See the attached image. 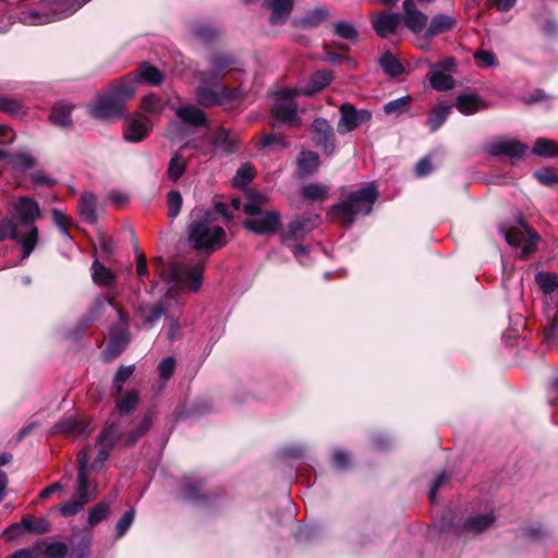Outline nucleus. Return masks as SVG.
Listing matches in <instances>:
<instances>
[{
	"instance_id": "42",
	"label": "nucleus",
	"mask_w": 558,
	"mask_h": 558,
	"mask_svg": "<svg viewBox=\"0 0 558 558\" xmlns=\"http://www.w3.org/2000/svg\"><path fill=\"white\" fill-rule=\"evenodd\" d=\"M451 106L441 105L435 108L429 113L426 124L429 128L430 132L437 131L445 123V121L447 120L451 112Z\"/></svg>"
},
{
	"instance_id": "3",
	"label": "nucleus",
	"mask_w": 558,
	"mask_h": 558,
	"mask_svg": "<svg viewBox=\"0 0 558 558\" xmlns=\"http://www.w3.org/2000/svg\"><path fill=\"white\" fill-rule=\"evenodd\" d=\"M153 264L156 266L157 275L167 283L172 284L166 294V299L174 298L175 287L187 288L197 292L203 284L204 265L202 263L174 262L166 266L161 257H156Z\"/></svg>"
},
{
	"instance_id": "46",
	"label": "nucleus",
	"mask_w": 558,
	"mask_h": 558,
	"mask_svg": "<svg viewBox=\"0 0 558 558\" xmlns=\"http://www.w3.org/2000/svg\"><path fill=\"white\" fill-rule=\"evenodd\" d=\"M186 170V161L179 153H175L168 165L167 174L168 178L177 182L185 172Z\"/></svg>"
},
{
	"instance_id": "25",
	"label": "nucleus",
	"mask_w": 558,
	"mask_h": 558,
	"mask_svg": "<svg viewBox=\"0 0 558 558\" xmlns=\"http://www.w3.org/2000/svg\"><path fill=\"white\" fill-rule=\"evenodd\" d=\"M137 84L131 71L119 81L110 93L124 106V104L134 96Z\"/></svg>"
},
{
	"instance_id": "40",
	"label": "nucleus",
	"mask_w": 558,
	"mask_h": 558,
	"mask_svg": "<svg viewBox=\"0 0 558 558\" xmlns=\"http://www.w3.org/2000/svg\"><path fill=\"white\" fill-rule=\"evenodd\" d=\"M21 521L25 532L44 534L51 529L49 520L44 517L36 519L33 515H24Z\"/></svg>"
},
{
	"instance_id": "14",
	"label": "nucleus",
	"mask_w": 558,
	"mask_h": 558,
	"mask_svg": "<svg viewBox=\"0 0 558 558\" xmlns=\"http://www.w3.org/2000/svg\"><path fill=\"white\" fill-rule=\"evenodd\" d=\"M11 214L16 221L25 227L34 226L35 221L41 217L38 203L28 196L16 198L12 203Z\"/></svg>"
},
{
	"instance_id": "49",
	"label": "nucleus",
	"mask_w": 558,
	"mask_h": 558,
	"mask_svg": "<svg viewBox=\"0 0 558 558\" xmlns=\"http://www.w3.org/2000/svg\"><path fill=\"white\" fill-rule=\"evenodd\" d=\"M335 34L343 39L353 41L357 38V31L354 25L345 20H340L333 24Z\"/></svg>"
},
{
	"instance_id": "33",
	"label": "nucleus",
	"mask_w": 558,
	"mask_h": 558,
	"mask_svg": "<svg viewBox=\"0 0 558 558\" xmlns=\"http://www.w3.org/2000/svg\"><path fill=\"white\" fill-rule=\"evenodd\" d=\"M82 219L90 225L97 222V198L92 193H83L78 204Z\"/></svg>"
},
{
	"instance_id": "1",
	"label": "nucleus",
	"mask_w": 558,
	"mask_h": 558,
	"mask_svg": "<svg viewBox=\"0 0 558 558\" xmlns=\"http://www.w3.org/2000/svg\"><path fill=\"white\" fill-rule=\"evenodd\" d=\"M236 64L233 57L217 53L209 59L210 69L196 73L199 84L195 88V97L199 106L205 108L225 106L240 98L239 88H229L222 83L227 73L239 70Z\"/></svg>"
},
{
	"instance_id": "20",
	"label": "nucleus",
	"mask_w": 558,
	"mask_h": 558,
	"mask_svg": "<svg viewBox=\"0 0 558 558\" xmlns=\"http://www.w3.org/2000/svg\"><path fill=\"white\" fill-rule=\"evenodd\" d=\"M150 124L146 118H129L123 133L126 142L138 143L143 141L150 132Z\"/></svg>"
},
{
	"instance_id": "10",
	"label": "nucleus",
	"mask_w": 558,
	"mask_h": 558,
	"mask_svg": "<svg viewBox=\"0 0 558 558\" xmlns=\"http://www.w3.org/2000/svg\"><path fill=\"white\" fill-rule=\"evenodd\" d=\"M300 95L295 88H283L277 93L272 108L274 118L280 123L294 124L298 119V106L294 98Z\"/></svg>"
},
{
	"instance_id": "21",
	"label": "nucleus",
	"mask_w": 558,
	"mask_h": 558,
	"mask_svg": "<svg viewBox=\"0 0 558 558\" xmlns=\"http://www.w3.org/2000/svg\"><path fill=\"white\" fill-rule=\"evenodd\" d=\"M177 117L185 124L194 128L207 126L206 113L195 105H183L175 109Z\"/></svg>"
},
{
	"instance_id": "60",
	"label": "nucleus",
	"mask_w": 558,
	"mask_h": 558,
	"mask_svg": "<svg viewBox=\"0 0 558 558\" xmlns=\"http://www.w3.org/2000/svg\"><path fill=\"white\" fill-rule=\"evenodd\" d=\"M193 33L198 39L204 41L214 39L218 34L215 27L205 23L194 25Z\"/></svg>"
},
{
	"instance_id": "51",
	"label": "nucleus",
	"mask_w": 558,
	"mask_h": 558,
	"mask_svg": "<svg viewBox=\"0 0 558 558\" xmlns=\"http://www.w3.org/2000/svg\"><path fill=\"white\" fill-rule=\"evenodd\" d=\"M11 162L14 169L25 172L26 170L35 167L37 160L29 154L20 153L11 157Z\"/></svg>"
},
{
	"instance_id": "24",
	"label": "nucleus",
	"mask_w": 558,
	"mask_h": 558,
	"mask_svg": "<svg viewBox=\"0 0 558 558\" xmlns=\"http://www.w3.org/2000/svg\"><path fill=\"white\" fill-rule=\"evenodd\" d=\"M456 25L457 19L454 16L442 13L435 14L428 23L425 37L429 38L444 33H448L452 31Z\"/></svg>"
},
{
	"instance_id": "58",
	"label": "nucleus",
	"mask_w": 558,
	"mask_h": 558,
	"mask_svg": "<svg viewBox=\"0 0 558 558\" xmlns=\"http://www.w3.org/2000/svg\"><path fill=\"white\" fill-rule=\"evenodd\" d=\"M0 111L13 116H19L23 112V105L17 99L11 97H0Z\"/></svg>"
},
{
	"instance_id": "41",
	"label": "nucleus",
	"mask_w": 558,
	"mask_h": 558,
	"mask_svg": "<svg viewBox=\"0 0 558 558\" xmlns=\"http://www.w3.org/2000/svg\"><path fill=\"white\" fill-rule=\"evenodd\" d=\"M301 195L312 202L324 201L329 195V187L323 183H310L302 187Z\"/></svg>"
},
{
	"instance_id": "48",
	"label": "nucleus",
	"mask_w": 558,
	"mask_h": 558,
	"mask_svg": "<svg viewBox=\"0 0 558 558\" xmlns=\"http://www.w3.org/2000/svg\"><path fill=\"white\" fill-rule=\"evenodd\" d=\"M110 510V505L107 501H100L94 507L89 508L87 522L90 526H95L107 519Z\"/></svg>"
},
{
	"instance_id": "43",
	"label": "nucleus",
	"mask_w": 558,
	"mask_h": 558,
	"mask_svg": "<svg viewBox=\"0 0 558 558\" xmlns=\"http://www.w3.org/2000/svg\"><path fill=\"white\" fill-rule=\"evenodd\" d=\"M411 101L412 97L410 95H405L386 102L383 110L387 116H400L408 112Z\"/></svg>"
},
{
	"instance_id": "44",
	"label": "nucleus",
	"mask_w": 558,
	"mask_h": 558,
	"mask_svg": "<svg viewBox=\"0 0 558 558\" xmlns=\"http://www.w3.org/2000/svg\"><path fill=\"white\" fill-rule=\"evenodd\" d=\"M298 166L303 174L313 173L319 166L318 154L315 151H302L298 159Z\"/></svg>"
},
{
	"instance_id": "62",
	"label": "nucleus",
	"mask_w": 558,
	"mask_h": 558,
	"mask_svg": "<svg viewBox=\"0 0 558 558\" xmlns=\"http://www.w3.org/2000/svg\"><path fill=\"white\" fill-rule=\"evenodd\" d=\"M69 553L68 545L63 542H52L45 550L46 558H64Z\"/></svg>"
},
{
	"instance_id": "7",
	"label": "nucleus",
	"mask_w": 558,
	"mask_h": 558,
	"mask_svg": "<svg viewBox=\"0 0 558 558\" xmlns=\"http://www.w3.org/2000/svg\"><path fill=\"white\" fill-rule=\"evenodd\" d=\"M320 217L318 214H304L292 219L284 231L281 233V241L286 246H292L293 243L302 241L305 236L319 226Z\"/></svg>"
},
{
	"instance_id": "54",
	"label": "nucleus",
	"mask_w": 558,
	"mask_h": 558,
	"mask_svg": "<svg viewBox=\"0 0 558 558\" xmlns=\"http://www.w3.org/2000/svg\"><path fill=\"white\" fill-rule=\"evenodd\" d=\"M135 519V509L131 508L123 513L116 525V536L121 538L125 535L128 530L131 527Z\"/></svg>"
},
{
	"instance_id": "34",
	"label": "nucleus",
	"mask_w": 558,
	"mask_h": 558,
	"mask_svg": "<svg viewBox=\"0 0 558 558\" xmlns=\"http://www.w3.org/2000/svg\"><path fill=\"white\" fill-rule=\"evenodd\" d=\"M73 107L65 101L57 102L50 112V121L58 126L66 128L72 125V112Z\"/></svg>"
},
{
	"instance_id": "57",
	"label": "nucleus",
	"mask_w": 558,
	"mask_h": 558,
	"mask_svg": "<svg viewBox=\"0 0 558 558\" xmlns=\"http://www.w3.org/2000/svg\"><path fill=\"white\" fill-rule=\"evenodd\" d=\"M260 146L262 147L275 146L278 148H288V147H290V142L278 133H270V134H265L260 138Z\"/></svg>"
},
{
	"instance_id": "32",
	"label": "nucleus",
	"mask_w": 558,
	"mask_h": 558,
	"mask_svg": "<svg viewBox=\"0 0 558 558\" xmlns=\"http://www.w3.org/2000/svg\"><path fill=\"white\" fill-rule=\"evenodd\" d=\"M54 430L57 433L74 435L77 437H86L88 435L87 424L75 417H69L63 421H60L54 425Z\"/></svg>"
},
{
	"instance_id": "22",
	"label": "nucleus",
	"mask_w": 558,
	"mask_h": 558,
	"mask_svg": "<svg viewBox=\"0 0 558 558\" xmlns=\"http://www.w3.org/2000/svg\"><path fill=\"white\" fill-rule=\"evenodd\" d=\"M333 80L332 73L329 70H319L315 72L307 82L298 88L302 95H315L328 86Z\"/></svg>"
},
{
	"instance_id": "5",
	"label": "nucleus",
	"mask_w": 558,
	"mask_h": 558,
	"mask_svg": "<svg viewBox=\"0 0 558 558\" xmlns=\"http://www.w3.org/2000/svg\"><path fill=\"white\" fill-rule=\"evenodd\" d=\"M377 197L378 191L371 183L363 189L349 193L345 198L331 207L329 214L347 227H350L357 215H368L372 211Z\"/></svg>"
},
{
	"instance_id": "29",
	"label": "nucleus",
	"mask_w": 558,
	"mask_h": 558,
	"mask_svg": "<svg viewBox=\"0 0 558 558\" xmlns=\"http://www.w3.org/2000/svg\"><path fill=\"white\" fill-rule=\"evenodd\" d=\"M203 481L195 476H184L180 496L186 501H198L203 497Z\"/></svg>"
},
{
	"instance_id": "6",
	"label": "nucleus",
	"mask_w": 558,
	"mask_h": 558,
	"mask_svg": "<svg viewBox=\"0 0 558 558\" xmlns=\"http://www.w3.org/2000/svg\"><path fill=\"white\" fill-rule=\"evenodd\" d=\"M494 522L495 515L493 513H485L466 518L462 523H459L456 522L454 513L448 510L440 519L439 529L442 532L462 536L465 534H480L492 526Z\"/></svg>"
},
{
	"instance_id": "9",
	"label": "nucleus",
	"mask_w": 558,
	"mask_h": 558,
	"mask_svg": "<svg viewBox=\"0 0 558 558\" xmlns=\"http://www.w3.org/2000/svg\"><path fill=\"white\" fill-rule=\"evenodd\" d=\"M499 231L509 245L522 250V256L534 252L539 240V236L523 223L511 228H500Z\"/></svg>"
},
{
	"instance_id": "16",
	"label": "nucleus",
	"mask_w": 558,
	"mask_h": 558,
	"mask_svg": "<svg viewBox=\"0 0 558 558\" xmlns=\"http://www.w3.org/2000/svg\"><path fill=\"white\" fill-rule=\"evenodd\" d=\"M340 114L341 117L338 123V131L340 133L351 132L372 119L371 111L365 109L357 110L349 102L341 105Z\"/></svg>"
},
{
	"instance_id": "45",
	"label": "nucleus",
	"mask_w": 558,
	"mask_h": 558,
	"mask_svg": "<svg viewBox=\"0 0 558 558\" xmlns=\"http://www.w3.org/2000/svg\"><path fill=\"white\" fill-rule=\"evenodd\" d=\"M29 230L19 239V243L22 246V259L27 258L34 251L38 242V229L35 226H28Z\"/></svg>"
},
{
	"instance_id": "8",
	"label": "nucleus",
	"mask_w": 558,
	"mask_h": 558,
	"mask_svg": "<svg viewBox=\"0 0 558 558\" xmlns=\"http://www.w3.org/2000/svg\"><path fill=\"white\" fill-rule=\"evenodd\" d=\"M120 436L121 425L118 422L108 421L97 437L98 454L90 464L88 463L89 470L99 471L104 466Z\"/></svg>"
},
{
	"instance_id": "56",
	"label": "nucleus",
	"mask_w": 558,
	"mask_h": 558,
	"mask_svg": "<svg viewBox=\"0 0 558 558\" xmlns=\"http://www.w3.org/2000/svg\"><path fill=\"white\" fill-rule=\"evenodd\" d=\"M134 365H121L113 378V387L118 393L122 392L123 384L132 376L134 372Z\"/></svg>"
},
{
	"instance_id": "28",
	"label": "nucleus",
	"mask_w": 558,
	"mask_h": 558,
	"mask_svg": "<svg viewBox=\"0 0 558 558\" xmlns=\"http://www.w3.org/2000/svg\"><path fill=\"white\" fill-rule=\"evenodd\" d=\"M454 106L464 116L474 114L486 107L484 100L476 94L459 95Z\"/></svg>"
},
{
	"instance_id": "38",
	"label": "nucleus",
	"mask_w": 558,
	"mask_h": 558,
	"mask_svg": "<svg viewBox=\"0 0 558 558\" xmlns=\"http://www.w3.org/2000/svg\"><path fill=\"white\" fill-rule=\"evenodd\" d=\"M93 281L98 286L109 287L114 283L116 275L99 260H94L92 265Z\"/></svg>"
},
{
	"instance_id": "36",
	"label": "nucleus",
	"mask_w": 558,
	"mask_h": 558,
	"mask_svg": "<svg viewBox=\"0 0 558 558\" xmlns=\"http://www.w3.org/2000/svg\"><path fill=\"white\" fill-rule=\"evenodd\" d=\"M428 81L430 87L438 92L451 90L456 86L453 77L449 74H445L444 72L439 71V69L430 70Z\"/></svg>"
},
{
	"instance_id": "63",
	"label": "nucleus",
	"mask_w": 558,
	"mask_h": 558,
	"mask_svg": "<svg viewBox=\"0 0 558 558\" xmlns=\"http://www.w3.org/2000/svg\"><path fill=\"white\" fill-rule=\"evenodd\" d=\"M534 175L542 184L547 186L558 183V172L551 168L539 169Z\"/></svg>"
},
{
	"instance_id": "18",
	"label": "nucleus",
	"mask_w": 558,
	"mask_h": 558,
	"mask_svg": "<svg viewBox=\"0 0 558 558\" xmlns=\"http://www.w3.org/2000/svg\"><path fill=\"white\" fill-rule=\"evenodd\" d=\"M403 13L401 22L403 21L405 27L413 34L426 32L428 27V16L426 13L417 9L414 0H404L402 3Z\"/></svg>"
},
{
	"instance_id": "19",
	"label": "nucleus",
	"mask_w": 558,
	"mask_h": 558,
	"mask_svg": "<svg viewBox=\"0 0 558 558\" xmlns=\"http://www.w3.org/2000/svg\"><path fill=\"white\" fill-rule=\"evenodd\" d=\"M372 27L380 38H388L396 34L401 24V14L389 11L372 16Z\"/></svg>"
},
{
	"instance_id": "23",
	"label": "nucleus",
	"mask_w": 558,
	"mask_h": 558,
	"mask_svg": "<svg viewBox=\"0 0 558 558\" xmlns=\"http://www.w3.org/2000/svg\"><path fill=\"white\" fill-rule=\"evenodd\" d=\"M137 83H147L151 86H159L165 80L163 73L151 65L149 62H142L137 69L133 70Z\"/></svg>"
},
{
	"instance_id": "39",
	"label": "nucleus",
	"mask_w": 558,
	"mask_h": 558,
	"mask_svg": "<svg viewBox=\"0 0 558 558\" xmlns=\"http://www.w3.org/2000/svg\"><path fill=\"white\" fill-rule=\"evenodd\" d=\"M107 306H113L111 300L104 295L97 296L83 318L84 325L87 326L98 320Z\"/></svg>"
},
{
	"instance_id": "17",
	"label": "nucleus",
	"mask_w": 558,
	"mask_h": 558,
	"mask_svg": "<svg viewBox=\"0 0 558 558\" xmlns=\"http://www.w3.org/2000/svg\"><path fill=\"white\" fill-rule=\"evenodd\" d=\"M315 145L327 156L335 150V132L331 124L324 118H317L311 125Z\"/></svg>"
},
{
	"instance_id": "4",
	"label": "nucleus",
	"mask_w": 558,
	"mask_h": 558,
	"mask_svg": "<svg viewBox=\"0 0 558 558\" xmlns=\"http://www.w3.org/2000/svg\"><path fill=\"white\" fill-rule=\"evenodd\" d=\"M89 450L90 446L84 448L77 456V477L74 494L71 499L60 505V512L64 517H72L84 509V506L96 499L98 484L89 480Z\"/></svg>"
},
{
	"instance_id": "53",
	"label": "nucleus",
	"mask_w": 558,
	"mask_h": 558,
	"mask_svg": "<svg viewBox=\"0 0 558 558\" xmlns=\"http://www.w3.org/2000/svg\"><path fill=\"white\" fill-rule=\"evenodd\" d=\"M265 197L262 195H251L243 207L244 213L250 217H254V215L264 213L263 206L265 204Z\"/></svg>"
},
{
	"instance_id": "2",
	"label": "nucleus",
	"mask_w": 558,
	"mask_h": 558,
	"mask_svg": "<svg viewBox=\"0 0 558 558\" xmlns=\"http://www.w3.org/2000/svg\"><path fill=\"white\" fill-rule=\"evenodd\" d=\"M187 227L189 240L198 252L210 254L228 243L226 230L215 223V214L194 209Z\"/></svg>"
},
{
	"instance_id": "55",
	"label": "nucleus",
	"mask_w": 558,
	"mask_h": 558,
	"mask_svg": "<svg viewBox=\"0 0 558 558\" xmlns=\"http://www.w3.org/2000/svg\"><path fill=\"white\" fill-rule=\"evenodd\" d=\"M558 339V308L555 310L550 322L544 327V341L550 345Z\"/></svg>"
},
{
	"instance_id": "52",
	"label": "nucleus",
	"mask_w": 558,
	"mask_h": 558,
	"mask_svg": "<svg viewBox=\"0 0 558 558\" xmlns=\"http://www.w3.org/2000/svg\"><path fill=\"white\" fill-rule=\"evenodd\" d=\"M183 204L182 195L179 191L172 190L167 194L168 215L170 218H175L181 211Z\"/></svg>"
},
{
	"instance_id": "47",
	"label": "nucleus",
	"mask_w": 558,
	"mask_h": 558,
	"mask_svg": "<svg viewBox=\"0 0 558 558\" xmlns=\"http://www.w3.org/2000/svg\"><path fill=\"white\" fill-rule=\"evenodd\" d=\"M532 153L536 156L551 158L558 156V146L554 141L537 138Z\"/></svg>"
},
{
	"instance_id": "30",
	"label": "nucleus",
	"mask_w": 558,
	"mask_h": 558,
	"mask_svg": "<svg viewBox=\"0 0 558 558\" xmlns=\"http://www.w3.org/2000/svg\"><path fill=\"white\" fill-rule=\"evenodd\" d=\"M140 403V393L135 389L126 390L123 393L117 392L116 410L120 415H128L133 412Z\"/></svg>"
},
{
	"instance_id": "50",
	"label": "nucleus",
	"mask_w": 558,
	"mask_h": 558,
	"mask_svg": "<svg viewBox=\"0 0 558 558\" xmlns=\"http://www.w3.org/2000/svg\"><path fill=\"white\" fill-rule=\"evenodd\" d=\"M536 282L545 293H551L558 288V278L550 272H538L536 275Z\"/></svg>"
},
{
	"instance_id": "13",
	"label": "nucleus",
	"mask_w": 558,
	"mask_h": 558,
	"mask_svg": "<svg viewBox=\"0 0 558 558\" xmlns=\"http://www.w3.org/2000/svg\"><path fill=\"white\" fill-rule=\"evenodd\" d=\"M244 227L260 235H270L281 227V215L278 211H264L245 220Z\"/></svg>"
},
{
	"instance_id": "59",
	"label": "nucleus",
	"mask_w": 558,
	"mask_h": 558,
	"mask_svg": "<svg viewBox=\"0 0 558 558\" xmlns=\"http://www.w3.org/2000/svg\"><path fill=\"white\" fill-rule=\"evenodd\" d=\"M16 225L11 219L0 220V242L4 240H17Z\"/></svg>"
},
{
	"instance_id": "31",
	"label": "nucleus",
	"mask_w": 558,
	"mask_h": 558,
	"mask_svg": "<svg viewBox=\"0 0 558 558\" xmlns=\"http://www.w3.org/2000/svg\"><path fill=\"white\" fill-rule=\"evenodd\" d=\"M329 16V12L325 8H316L307 12L304 16L293 21L294 26L301 28H316Z\"/></svg>"
},
{
	"instance_id": "61",
	"label": "nucleus",
	"mask_w": 558,
	"mask_h": 558,
	"mask_svg": "<svg viewBox=\"0 0 558 558\" xmlns=\"http://www.w3.org/2000/svg\"><path fill=\"white\" fill-rule=\"evenodd\" d=\"M252 180V169L248 165H243L240 167L232 179L233 186L236 187H244L246 186Z\"/></svg>"
},
{
	"instance_id": "64",
	"label": "nucleus",
	"mask_w": 558,
	"mask_h": 558,
	"mask_svg": "<svg viewBox=\"0 0 558 558\" xmlns=\"http://www.w3.org/2000/svg\"><path fill=\"white\" fill-rule=\"evenodd\" d=\"M90 541L87 537H82L81 541L73 546L69 558H87L89 555Z\"/></svg>"
},
{
	"instance_id": "15",
	"label": "nucleus",
	"mask_w": 558,
	"mask_h": 558,
	"mask_svg": "<svg viewBox=\"0 0 558 558\" xmlns=\"http://www.w3.org/2000/svg\"><path fill=\"white\" fill-rule=\"evenodd\" d=\"M486 151L495 157L507 156L511 159H521L527 150V146L515 138H496L485 146Z\"/></svg>"
},
{
	"instance_id": "11",
	"label": "nucleus",
	"mask_w": 558,
	"mask_h": 558,
	"mask_svg": "<svg viewBox=\"0 0 558 558\" xmlns=\"http://www.w3.org/2000/svg\"><path fill=\"white\" fill-rule=\"evenodd\" d=\"M118 314L120 324L110 329L108 344L105 350V355L108 360L119 356L130 341L128 317L121 311H119Z\"/></svg>"
},
{
	"instance_id": "37",
	"label": "nucleus",
	"mask_w": 558,
	"mask_h": 558,
	"mask_svg": "<svg viewBox=\"0 0 558 558\" xmlns=\"http://www.w3.org/2000/svg\"><path fill=\"white\" fill-rule=\"evenodd\" d=\"M383 71L390 77H398L405 69L398 58L390 51H386L379 59Z\"/></svg>"
},
{
	"instance_id": "26",
	"label": "nucleus",
	"mask_w": 558,
	"mask_h": 558,
	"mask_svg": "<svg viewBox=\"0 0 558 558\" xmlns=\"http://www.w3.org/2000/svg\"><path fill=\"white\" fill-rule=\"evenodd\" d=\"M151 425L153 415L147 413L131 430L126 433L121 432L119 439H121L125 446L131 447L135 445L150 429Z\"/></svg>"
},
{
	"instance_id": "35",
	"label": "nucleus",
	"mask_w": 558,
	"mask_h": 558,
	"mask_svg": "<svg viewBox=\"0 0 558 558\" xmlns=\"http://www.w3.org/2000/svg\"><path fill=\"white\" fill-rule=\"evenodd\" d=\"M165 101L155 93H149L141 99V110L150 117H158L165 110Z\"/></svg>"
},
{
	"instance_id": "27",
	"label": "nucleus",
	"mask_w": 558,
	"mask_h": 558,
	"mask_svg": "<svg viewBox=\"0 0 558 558\" xmlns=\"http://www.w3.org/2000/svg\"><path fill=\"white\" fill-rule=\"evenodd\" d=\"M213 146L215 149H220L222 153L230 155L239 149L240 143L230 130L220 128L213 140Z\"/></svg>"
},
{
	"instance_id": "12",
	"label": "nucleus",
	"mask_w": 558,
	"mask_h": 558,
	"mask_svg": "<svg viewBox=\"0 0 558 558\" xmlns=\"http://www.w3.org/2000/svg\"><path fill=\"white\" fill-rule=\"evenodd\" d=\"M89 113L102 120L121 118L124 114V106L111 94L97 97L94 104L88 106Z\"/></svg>"
}]
</instances>
